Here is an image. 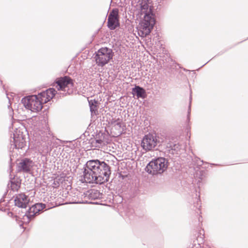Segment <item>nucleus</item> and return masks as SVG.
<instances>
[{"instance_id": "f257e3e1", "label": "nucleus", "mask_w": 248, "mask_h": 248, "mask_svg": "<svg viewBox=\"0 0 248 248\" xmlns=\"http://www.w3.org/2000/svg\"><path fill=\"white\" fill-rule=\"evenodd\" d=\"M83 169V178L87 183L101 185L109 180L110 167L104 161L97 159L89 160Z\"/></svg>"}, {"instance_id": "f03ea898", "label": "nucleus", "mask_w": 248, "mask_h": 248, "mask_svg": "<svg viewBox=\"0 0 248 248\" xmlns=\"http://www.w3.org/2000/svg\"><path fill=\"white\" fill-rule=\"evenodd\" d=\"M169 160L163 157H155L146 165L145 170L149 174L154 175L162 174L168 168Z\"/></svg>"}, {"instance_id": "7ed1b4c3", "label": "nucleus", "mask_w": 248, "mask_h": 248, "mask_svg": "<svg viewBox=\"0 0 248 248\" xmlns=\"http://www.w3.org/2000/svg\"><path fill=\"white\" fill-rule=\"evenodd\" d=\"M155 22V15L145 14L137 27L139 35L141 37L148 35L153 30Z\"/></svg>"}, {"instance_id": "20e7f679", "label": "nucleus", "mask_w": 248, "mask_h": 248, "mask_svg": "<svg viewBox=\"0 0 248 248\" xmlns=\"http://www.w3.org/2000/svg\"><path fill=\"white\" fill-rule=\"evenodd\" d=\"M114 53L111 48L102 47L93 54V58L98 66L103 67L112 60Z\"/></svg>"}, {"instance_id": "39448f33", "label": "nucleus", "mask_w": 248, "mask_h": 248, "mask_svg": "<svg viewBox=\"0 0 248 248\" xmlns=\"http://www.w3.org/2000/svg\"><path fill=\"white\" fill-rule=\"evenodd\" d=\"M21 102L25 108L32 112H39L42 110L43 106L36 95H31L24 97Z\"/></svg>"}, {"instance_id": "423d86ee", "label": "nucleus", "mask_w": 248, "mask_h": 248, "mask_svg": "<svg viewBox=\"0 0 248 248\" xmlns=\"http://www.w3.org/2000/svg\"><path fill=\"white\" fill-rule=\"evenodd\" d=\"M103 194L101 193L98 190L95 189H91L85 191L82 195L85 200L78 201V202H73L74 203H84V204H98L97 202H92L89 200H95L100 199L102 198Z\"/></svg>"}, {"instance_id": "0eeeda50", "label": "nucleus", "mask_w": 248, "mask_h": 248, "mask_svg": "<svg viewBox=\"0 0 248 248\" xmlns=\"http://www.w3.org/2000/svg\"><path fill=\"white\" fill-rule=\"evenodd\" d=\"M159 141L151 133H148L144 136L141 141V146L142 149L146 151H151L156 147L159 146Z\"/></svg>"}, {"instance_id": "6e6552de", "label": "nucleus", "mask_w": 248, "mask_h": 248, "mask_svg": "<svg viewBox=\"0 0 248 248\" xmlns=\"http://www.w3.org/2000/svg\"><path fill=\"white\" fill-rule=\"evenodd\" d=\"M13 140H11V146L14 148L25 149L26 147V136L20 130L16 128L13 133Z\"/></svg>"}, {"instance_id": "1a4fd4ad", "label": "nucleus", "mask_w": 248, "mask_h": 248, "mask_svg": "<svg viewBox=\"0 0 248 248\" xmlns=\"http://www.w3.org/2000/svg\"><path fill=\"white\" fill-rule=\"evenodd\" d=\"M119 26V10L117 8H113L108 16L107 27L110 30H114Z\"/></svg>"}, {"instance_id": "9d476101", "label": "nucleus", "mask_w": 248, "mask_h": 248, "mask_svg": "<svg viewBox=\"0 0 248 248\" xmlns=\"http://www.w3.org/2000/svg\"><path fill=\"white\" fill-rule=\"evenodd\" d=\"M34 166V162L29 158H23L17 164V170L18 172L31 173Z\"/></svg>"}, {"instance_id": "9b49d317", "label": "nucleus", "mask_w": 248, "mask_h": 248, "mask_svg": "<svg viewBox=\"0 0 248 248\" xmlns=\"http://www.w3.org/2000/svg\"><path fill=\"white\" fill-rule=\"evenodd\" d=\"M56 83L58 90L63 91L64 92L66 88L73 87L74 86V80L67 76L57 79Z\"/></svg>"}, {"instance_id": "f8f14e48", "label": "nucleus", "mask_w": 248, "mask_h": 248, "mask_svg": "<svg viewBox=\"0 0 248 248\" xmlns=\"http://www.w3.org/2000/svg\"><path fill=\"white\" fill-rule=\"evenodd\" d=\"M37 203L32 205L31 207H30L28 210H27L24 216H26L28 218V221L27 223H29L30 221L32 220L34 217L39 214L41 211L40 208L37 205Z\"/></svg>"}, {"instance_id": "ddd939ff", "label": "nucleus", "mask_w": 248, "mask_h": 248, "mask_svg": "<svg viewBox=\"0 0 248 248\" xmlns=\"http://www.w3.org/2000/svg\"><path fill=\"white\" fill-rule=\"evenodd\" d=\"M131 93L133 94V96H135L137 99H145L147 96L145 89L137 85H135V86L132 88Z\"/></svg>"}, {"instance_id": "4468645a", "label": "nucleus", "mask_w": 248, "mask_h": 248, "mask_svg": "<svg viewBox=\"0 0 248 248\" xmlns=\"http://www.w3.org/2000/svg\"><path fill=\"white\" fill-rule=\"evenodd\" d=\"M141 12L145 14L155 15L153 12V7H149L148 0H142L140 3Z\"/></svg>"}, {"instance_id": "2eb2a0df", "label": "nucleus", "mask_w": 248, "mask_h": 248, "mask_svg": "<svg viewBox=\"0 0 248 248\" xmlns=\"http://www.w3.org/2000/svg\"><path fill=\"white\" fill-rule=\"evenodd\" d=\"M91 115H96L98 114V101L95 99L88 100Z\"/></svg>"}, {"instance_id": "dca6fc26", "label": "nucleus", "mask_w": 248, "mask_h": 248, "mask_svg": "<svg viewBox=\"0 0 248 248\" xmlns=\"http://www.w3.org/2000/svg\"><path fill=\"white\" fill-rule=\"evenodd\" d=\"M166 148L168 149V151L170 153L173 154V151L175 152H177L178 151H180L181 149L180 144L179 143H174L170 142L167 143L166 145Z\"/></svg>"}, {"instance_id": "f3484780", "label": "nucleus", "mask_w": 248, "mask_h": 248, "mask_svg": "<svg viewBox=\"0 0 248 248\" xmlns=\"http://www.w3.org/2000/svg\"><path fill=\"white\" fill-rule=\"evenodd\" d=\"M45 93H46V98L43 101L44 103H47L51 99H52L55 95L57 93V91L53 88H50L45 91Z\"/></svg>"}, {"instance_id": "a211bd4d", "label": "nucleus", "mask_w": 248, "mask_h": 248, "mask_svg": "<svg viewBox=\"0 0 248 248\" xmlns=\"http://www.w3.org/2000/svg\"><path fill=\"white\" fill-rule=\"evenodd\" d=\"M89 141L90 143L92 144L91 147L94 148H99L102 145H104L106 142L105 140H103L101 139H97L96 137L91 138Z\"/></svg>"}, {"instance_id": "6ab92c4d", "label": "nucleus", "mask_w": 248, "mask_h": 248, "mask_svg": "<svg viewBox=\"0 0 248 248\" xmlns=\"http://www.w3.org/2000/svg\"><path fill=\"white\" fill-rule=\"evenodd\" d=\"M89 141L90 143L92 144L91 147L94 148H99L102 145H104L106 142L105 140H103L101 139H97L96 137L91 138Z\"/></svg>"}, {"instance_id": "aec40b11", "label": "nucleus", "mask_w": 248, "mask_h": 248, "mask_svg": "<svg viewBox=\"0 0 248 248\" xmlns=\"http://www.w3.org/2000/svg\"><path fill=\"white\" fill-rule=\"evenodd\" d=\"M202 232H203V230H200L199 232L195 234L196 241L198 246H200L203 243L204 234H202Z\"/></svg>"}, {"instance_id": "412c9836", "label": "nucleus", "mask_w": 248, "mask_h": 248, "mask_svg": "<svg viewBox=\"0 0 248 248\" xmlns=\"http://www.w3.org/2000/svg\"><path fill=\"white\" fill-rule=\"evenodd\" d=\"M15 205L19 208H26L27 202L23 203L21 200L19 199L18 196H16L14 200Z\"/></svg>"}, {"instance_id": "4be33fe9", "label": "nucleus", "mask_w": 248, "mask_h": 248, "mask_svg": "<svg viewBox=\"0 0 248 248\" xmlns=\"http://www.w3.org/2000/svg\"><path fill=\"white\" fill-rule=\"evenodd\" d=\"M195 196V200L196 201V202H194V207H195L196 209L200 210V207H201V201L200 198V192H198L197 193V191L196 190Z\"/></svg>"}, {"instance_id": "5701e85b", "label": "nucleus", "mask_w": 248, "mask_h": 248, "mask_svg": "<svg viewBox=\"0 0 248 248\" xmlns=\"http://www.w3.org/2000/svg\"><path fill=\"white\" fill-rule=\"evenodd\" d=\"M15 179V177L13 178L10 177V179L9 180V182L11 184V189L13 191L15 190H17L19 187V186L18 184V182L15 180H13Z\"/></svg>"}, {"instance_id": "b1692460", "label": "nucleus", "mask_w": 248, "mask_h": 248, "mask_svg": "<svg viewBox=\"0 0 248 248\" xmlns=\"http://www.w3.org/2000/svg\"><path fill=\"white\" fill-rule=\"evenodd\" d=\"M46 93H45V91H42V92L38 93L37 95H36V96L37 97L38 100L40 101V102L42 103V104L43 105L44 104L46 103H44L43 100L44 101V99H46Z\"/></svg>"}, {"instance_id": "393cba45", "label": "nucleus", "mask_w": 248, "mask_h": 248, "mask_svg": "<svg viewBox=\"0 0 248 248\" xmlns=\"http://www.w3.org/2000/svg\"><path fill=\"white\" fill-rule=\"evenodd\" d=\"M19 199H20L23 203L27 202V207L28 206L30 200L28 198V196L24 193H21L18 195Z\"/></svg>"}, {"instance_id": "a878e982", "label": "nucleus", "mask_w": 248, "mask_h": 248, "mask_svg": "<svg viewBox=\"0 0 248 248\" xmlns=\"http://www.w3.org/2000/svg\"><path fill=\"white\" fill-rule=\"evenodd\" d=\"M134 213L133 209H129L125 211V215L129 217L130 220H132L134 217Z\"/></svg>"}, {"instance_id": "bb28decb", "label": "nucleus", "mask_w": 248, "mask_h": 248, "mask_svg": "<svg viewBox=\"0 0 248 248\" xmlns=\"http://www.w3.org/2000/svg\"><path fill=\"white\" fill-rule=\"evenodd\" d=\"M44 122L45 123V124H46V134L47 135V137L50 139V140H51V139H52L53 138V136H52V133L51 132V131L50 130V129L49 128V127L47 126V125L46 124V121L45 120H44Z\"/></svg>"}, {"instance_id": "cd10ccee", "label": "nucleus", "mask_w": 248, "mask_h": 248, "mask_svg": "<svg viewBox=\"0 0 248 248\" xmlns=\"http://www.w3.org/2000/svg\"><path fill=\"white\" fill-rule=\"evenodd\" d=\"M105 118H107L106 121L108 123V124H114L117 121H119L120 119H118L117 120H114L113 118H111L110 117L109 118V120H108V118L107 117V115L106 117H103V121H105Z\"/></svg>"}, {"instance_id": "c85d7f7f", "label": "nucleus", "mask_w": 248, "mask_h": 248, "mask_svg": "<svg viewBox=\"0 0 248 248\" xmlns=\"http://www.w3.org/2000/svg\"><path fill=\"white\" fill-rule=\"evenodd\" d=\"M106 136V135L104 132L99 131V132L96 135L95 137L97 139H101L103 140H105Z\"/></svg>"}, {"instance_id": "c756f323", "label": "nucleus", "mask_w": 248, "mask_h": 248, "mask_svg": "<svg viewBox=\"0 0 248 248\" xmlns=\"http://www.w3.org/2000/svg\"><path fill=\"white\" fill-rule=\"evenodd\" d=\"M191 100H192V96H191V95H190V97H189V103L188 109V111H187V120L188 121H190Z\"/></svg>"}, {"instance_id": "7c9ffc66", "label": "nucleus", "mask_w": 248, "mask_h": 248, "mask_svg": "<svg viewBox=\"0 0 248 248\" xmlns=\"http://www.w3.org/2000/svg\"><path fill=\"white\" fill-rule=\"evenodd\" d=\"M64 180V179L62 178V177H56L54 180V183L53 184L55 186H59L60 185V182H62V181Z\"/></svg>"}, {"instance_id": "2f4dec72", "label": "nucleus", "mask_w": 248, "mask_h": 248, "mask_svg": "<svg viewBox=\"0 0 248 248\" xmlns=\"http://www.w3.org/2000/svg\"><path fill=\"white\" fill-rule=\"evenodd\" d=\"M113 200H115L117 203H121L123 202V199L121 196L116 195L113 196Z\"/></svg>"}, {"instance_id": "473e14b6", "label": "nucleus", "mask_w": 248, "mask_h": 248, "mask_svg": "<svg viewBox=\"0 0 248 248\" xmlns=\"http://www.w3.org/2000/svg\"><path fill=\"white\" fill-rule=\"evenodd\" d=\"M37 206L40 208V210L42 211L43 209H45L46 207V205L45 203H37Z\"/></svg>"}, {"instance_id": "72a5a7b5", "label": "nucleus", "mask_w": 248, "mask_h": 248, "mask_svg": "<svg viewBox=\"0 0 248 248\" xmlns=\"http://www.w3.org/2000/svg\"><path fill=\"white\" fill-rule=\"evenodd\" d=\"M90 140V139H86V140H84L83 143H84L85 145H87V148H92V147H91V145H92V144H91L90 143V142L89 141Z\"/></svg>"}, {"instance_id": "f704fd0d", "label": "nucleus", "mask_w": 248, "mask_h": 248, "mask_svg": "<svg viewBox=\"0 0 248 248\" xmlns=\"http://www.w3.org/2000/svg\"><path fill=\"white\" fill-rule=\"evenodd\" d=\"M89 136V132L85 131L84 133H83L79 137V139L81 140H84L86 136Z\"/></svg>"}, {"instance_id": "c9c22d12", "label": "nucleus", "mask_w": 248, "mask_h": 248, "mask_svg": "<svg viewBox=\"0 0 248 248\" xmlns=\"http://www.w3.org/2000/svg\"><path fill=\"white\" fill-rule=\"evenodd\" d=\"M72 93H73V91H72V90H70L69 89H68V90H67V92H66V93H60V97L61 96V94H62V96H64L66 95L67 94H71Z\"/></svg>"}, {"instance_id": "e433bc0d", "label": "nucleus", "mask_w": 248, "mask_h": 248, "mask_svg": "<svg viewBox=\"0 0 248 248\" xmlns=\"http://www.w3.org/2000/svg\"><path fill=\"white\" fill-rule=\"evenodd\" d=\"M119 177L121 178L122 179L124 180V179L126 177H127V175L126 174H123L122 172H120L119 173Z\"/></svg>"}, {"instance_id": "4c0bfd02", "label": "nucleus", "mask_w": 248, "mask_h": 248, "mask_svg": "<svg viewBox=\"0 0 248 248\" xmlns=\"http://www.w3.org/2000/svg\"><path fill=\"white\" fill-rule=\"evenodd\" d=\"M201 248V245L200 246H198V245H197V241L195 240H194L193 241V247H192V248Z\"/></svg>"}, {"instance_id": "58836bf2", "label": "nucleus", "mask_w": 248, "mask_h": 248, "mask_svg": "<svg viewBox=\"0 0 248 248\" xmlns=\"http://www.w3.org/2000/svg\"><path fill=\"white\" fill-rule=\"evenodd\" d=\"M12 157H11V155H10L9 167H10V169L12 168L13 167V163H12Z\"/></svg>"}, {"instance_id": "ea45409f", "label": "nucleus", "mask_w": 248, "mask_h": 248, "mask_svg": "<svg viewBox=\"0 0 248 248\" xmlns=\"http://www.w3.org/2000/svg\"><path fill=\"white\" fill-rule=\"evenodd\" d=\"M171 62H172V65L170 66H171L170 68L173 69L174 68L173 66H174V67L175 68H176V66L178 65V64H177L174 62H173L172 61H171Z\"/></svg>"}, {"instance_id": "a19ab883", "label": "nucleus", "mask_w": 248, "mask_h": 248, "mask_svg": "<svg viewBox=\"0 0 248 248\" xmlns=\"http://www.w3.org/2000/svg\"><path fill=\"white\" fill-rule=\"evenodd\" d=\"M100 30H101V28H100L97 31H95V32L94 33V34H93V37H95L96 35L98 34V33L99 32V31H100Z\"/></svg>"}, {"instance_id": "79ce46f5", "label": "nucleus", "mask_w": 248, "mask_h": 248, "mask_svg": "<svg viewBox=\"0 0 248 248\" xmlns=\"http://www.w3.org/2000/svg\"><path fill=\"white\" fill-rule=\"evenodd\" d=\"M116 125L118 126L119 127H121L122 126V124L121 122H117L116 124H115Z\"/></svg>"}, {"instance_id": "37998d69", "label": "nucleus", "mask_w": 248, "mask_h": 248, "mask_svg": "<svg viewBox=\"0 0 248 248\" xmlns=\"http://www.w3.org/2000/svg\"><path fill=\"white\" fill-rule=\"evenodd\" d=\"M8 214L11 217H13L14 216V213L12 212H9Z\"/></svg>"}, {"instance_id": "c03bdc74", "label": "nucleus", "mask_w": 248, "mask_h": 248, "mask_svg": "<svg viewBox=\"0 0 248 248\" xmlns=\"http://www.w3.org/2000/svg\"><path fill=\"white\" fill-rule=\"evenodd\" d=\"M4 202V198H2L0 200V203Z\"/></svg>"}, {"instance_id": "a18cd8bd", "label": "nucleus", "mask_w": 248, "mask_h": 248, "mask_svg": "<svg viewBox=\"0 0 248 248\" xmlns=\"http://www.w3.org/2000/svg\"><path fill=\"white\" fill-rule=\"evenodd\" d=\"M19 226H20V228H23V229H25V228H24V226H23V223H21V224H20V225H19Z\"/></svg>"}, {"instance_id": "49530a36", "label": "nucleus", "mask_w": 248, "mask_h": 248, "mask_svg": "<svg viewBox=\"0 0 248 248\" xmlns=\"http://www.w3.org/2000/svg\"><path fill=\"white\" fill-rule=\"evenodd\" d=\"M14 217L16 218V220H17L19 218L17 215H15Z\"/></svg>"}, {"instance_id": "de8ad7c7", "label": "nucleus", "mask_w": 248, "mask_h": 248, "mask_svg": "<svg viewBox=\"0 0 248 248\" xmlns=\"http://www.w3.org/2000/svg\"><path fill=\"white\" fill-rule=\"evenodd\" d=\"M7 191L5 192V193L3 194V196H2V198H5V197H6V195H7Z\"/></svg>"}, {"instance_id": "09e8293b", "label": "nucleus", "mask_w": 248, "mask_h": 248, "mask_svg": "<svg viewBox=\"0 0 248 248\" xmlns=\"http://www.w3.org/2000/svg\"><path fill=\"white\" fill-rule=\"evenodd\" d=\"M212 59H211L210 60L208 61L207 62H206L205 63H204V64H203L202 66H201V67H202L203 66H204L206 64H207L209 62H210Z\"/></svg>"}, {"instance_id": "8fccbe9b", "label": "nucleus", "mask_w": 248, "mask_h": 248, "mask_svg": "<svg viewBox=\"0 0 248 248\" xmlns=\"http://www.w3.org/2000/svg\"><path fill=\"white\" fill-rule=\"evenodd\" d=\"M211 166H217V164H216L211 163Z\"/></svg>"}, {"instance_id": "3c124183", "label": "nucleus", "mask_w": 248, "mask_h": 248, "mask_svg": "<svg viewBox=\"0 0 248 248\" xmlns=\"http://www.w3.org/2000/svg\"><path fill=\"white\" fill-rule=\"evenodd\" d=\"M201 217L202 218V216H200V217H199V218H198L199 222H200V218H201Z\"/></svg>"}, {"instance_id": "603ef678", "label": "nucleus", "mask_w": 248, "mask_h": 248, "mask_svg": "<svg viewBox=\"0 0 248 248\" xmlns=\"http://www.w3.org/2000/svg\"><path fill=\"white\" fill-rule=\"evenodd\" d=\"M169 72H170V73H174L173 71H169Z\"/></svg>"}, {"instance_id": "864d4df0", "label": "nucleus", "mask_w": 248, "mask_h": 248, "mask_svg": "<svg viewBox=\"0 0 248 248\" xmlns=\"http://www.w3.org/2000/svg\"><path fill=\"white\" fill-rule=\"evenodd\" d=\"M0 83H1V84H2V80H0Z\"/></svg>"}, {"instance_id": "5fc2aeb1", "label": "nucleus", "mask_w": 248, "mask_h": 248, "mask_svg": "<svg viewBox=\"0 0 248 248\" xmlns=\"http://www.w3.org/2000/svg\"><path fill=\"white\" fill-rule=\"evenodd\" d=\"M0 211H3V210L2 209V208H0Z\"/></svg>"}, {"instance_id": "6e6d98bb", "label": "nucleus", "mask_w": 248, "mask_h": 248, "mask_svg": "<svg viewBox=\"0 0 248 248\" xmlns=\"http://www.w3.org/2000/svg\"><path fill=\"white\" fill-rule=\"evenodd\" d=\"M248 39V38H247V39Z\"/></svg>"}]
</instances>
